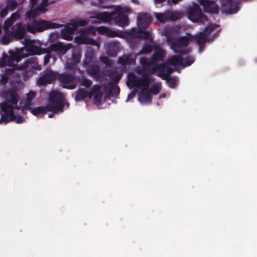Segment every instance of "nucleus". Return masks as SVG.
Segmentation results:
<instances>
[{
    "instance_id": "f257e3e1",
    "label": "nucleus",
    "mask_w": 257,
    "mask_h": 257,
    "mask_svg": "<svg viewBox=\"0 0 257 257\" xmlns=\"http://www.w3.org/2000/svg\"><path fill=\"white\" fill-rule=\"evenodd\" d=\"M132 12L130 8L117 6L111 13L107 12L97 13L90 17V18H95L97 23L113 22L120 27H125L130 24L127 15Z\"/></svg>"
},
{
    "instance_id": "f03ea898",
    "label": "nucleus",
    "mask_w": 257,
    "mask_h": 257,
    "mask_svg": "<svg viewBox=\"0 0 257 257\" xmlns=\"http://www.w3.org/2000/svg\"><path fill=\"white\" fill-rule=\"evenodd\" d=\"M164 33L167 43L175 54L183 56L187 55L190 53V49L185 48L189 45L190 40L191 39L192 35L190 34L187 33L186 36L177 38L175 36L172 35L167 29L165 30Z\"/></svg>"
},
{
    "instance_id": "7ed1b4c3",
    "label": "nucleus",
    "mask_w": 257,
    "mask_h": 257,
    "mask_svg": "<svg viewBox=\"0 0 257 257\" xmlns=\"http://www.w3.org/2000/svg\"><path fill=\"white\" fill-rule=\"evenodd\" d=\"M26 25V30L28 32L34 34L44 32L45 30L59 28L63 27V25L47 21L41 18L38 19L35 18Z\"/></svg>"
},
{
    "instance_id": "20e7f679",
    "label": "nucleus",
    "mask_w": 257,
    "mask_h": 257,
    "mask_svg": "<svg viewBox=\"0 0 257 257\" xmlns=\"http://www.w3.org/2000/svg\"><path fill=\"white\" fill-rule=\"evenodd\" d=\"M64 99L63 93L58 91L50 92L49 95L48 103L46 104L47 110L53 113L62 111L64 107L63 104Z\"/></svg>"
},
{
    "instance_id": "39448f33",
    "label": "nucleus",
    "mask_w": 257,
    "mask_h": 257,
    "mask_svg": "<svg viewBox=\"0 0 257 257\" xmlns=\"http://www.w3.org/2000/svg\"><path fill=\"white\" fill-rule=\"evenodd\" d=\"M186 14L188 18L193 23L203 24L208 20L207 16L203 13L201 8L196 3L187 9Z\"/></svg>"
},
{
    "instance_id": "423d86ee",
    "label": "nucleus",
    "mask_w": 257,
    "mask_h": 257,
    "mask_svg": "<svg viewBox=\"0 0 257 257\" xmlns=\"http://www.w3.org/2000/svg\"><path fill=\"white\" fill-rule=\"evenodd\" d=\"M217 27L218 26L216 24L209 25L205 28L203 32L192 36L191 39H193L199 46L200 52L203 51L205 44L208 40L209 36Z\"/></svg>"
},
{
    "instance_id": "0eeeda50",
    "label": "nucleus",
    "mask_w": 257,
    "mask_h": 257,
    "mask_svg": "<svg viewBox=\"0 0 257 257\" xmlns=\"http://www.w3.org/2000/svg\"><path fill=\"white\" fill-rule=\"evenodd\" d=\"M150 76H142L138 78L134 73H129L126 81L127 86L130 88L142 86V90H148L150 83Z\"/></svg>"
},
{
    "instance_id": "6e6552de",
    "label": "nucleus",
    "mask_w": 257,
    "mask_h": 257,
    "mask_svg": "<svg viewBox=\"0 0 257 257\" xmlns=\"http://www.w3.org/2000/svg\"><path fill=\"white\" fill-rule=\"evenodd\" d=\"M10 55L8 56L7 54H3L2 58L0 59V67H3L5 66H12L13 63L16 61L19 62L21 59L26 57L24 54L23 50L17 49L16 51L12 50L9 51Z\"/></svg>"
},
{
    "instance_id": "1a4fd4ad",
    "label": "nucleus",
    "mask_w": 257,
    "mask_h": 257,
    "mask_svg": "<svg viewBox=\"0 0 257 257\" xmlns=\"http://www.w3.org/2000/svg\"><path fill=\"white\" fill-rule=\"evenodd\" d=\"M38 0H31V9L26 13L27 18H34L39 16L40 14H44L47 11L46 7L48 5V0H42L40 6H36Z\"/></svg>"
},
{
    "instance_id": "9d476101",
    "label": "nucleus",
    "mask_w": 257,
    "mask_h": 257,
    "mask_svg": "<svg viewBox=\"0 0 257 257\" xmlns=\"http://www.w3.org/2000/svg\"><path fill=\"white\" fill-rule=\"evenodd\" d=\"M95 30L92 26L79 30L80 36L77 37V41L79 44H89L92 46H97L99 48L98 42L93 38L88 37L90 34H94Z\"/></svg>"
},
{
    "instance_id": "9b49d317",
    "label": "nucleus",
    "mask_w": 257,
    "mask_h": 257,
    "mask_svg": "<svg viewBox=\"0 0 257 257\" xmlns=\"http://www.w3.org/2000/svg\"><path fill=\"white\" fill-rule=\"evenodd\" d=\"M56 79L64 88L73 89L76 88V77L73 73H57Z\"/></svg>"
},
{
    "instance_id": "f8f14e48",
    "label": "nucleus",
    "mask_w": 257,
    "mask_h": 257,
    "mask_svg": "<svg viewBox=\"0 0 257 257\" xmlns=\"http://www.w3.org/2000/svg\"><path fill=\"white\" fill-rule=\"evenodd\" d=\"M127 38L130 42L133 41L138 38L143 39L144 40L153 41L151 35L149 31L143 30L142 29L132 28L130 32L126 34Z\"/></svg>"
},
{
    "instance_id": "ddd939ff",
    "label": "nucleus",
    "mask_w": 257,
    "mask_h": 257,
    "mask_svg": "<svg viewBox=\"0 0 257 257\" xmlns=\"http://www.w3.org/2000/svg\"><path fill=\"white\" fill-rule=\"evenodd\" d=\"M140 62L142 66L138 67L136 72L142 76H150L156 71L155 67L152 68L153 66L147 58L142 57L140 59Z\"/></svg>"
},
{
    "instance_id": "4468645a",
    "label": "nucleus",
    "mask_w": 257,
    "mask_h": 257,
    "mask_svg": "<svg viewBox=\"0 0 257 257\" xmlns=\"http://www.w3.org/2000/svg\"><path fill=\"white\" fill-rule=\"evenodd\" d=\"M16 66V69L24 71V75H32L36 70L39 69L38 63L34 58H30L26 61L23 64Z\"/></svg>"
},
{
    "instance_id": "2eb2a0df",
    "label": "nucleus",
    "mask_w": 257,
    "mask_h": 257,
    "mask_svg": "<svg viewBox=\"0 0 257 257\" xmlns=\"http://www.w3.org/2000/svg\"><path fill=\"white\" fill-rule=\"evenodd\" d=\"M57 72H54L50 68H47L40 73V76L37 81V84L39 86H45L51 84L56 79Z\"/></svg>"
},
{
    "instance_id": "dca6fc26",
    "label": "nucleus",
    "mask_w": 257,
    "mask_h": 257,
    "mask_svg": "<svg viewBox=\"0 0 257 257\" xmlns=\"http://www.w3.org/2000/svg\"><path fill=\"white\" fill-rule=\"evenodd\" d=\"M221 11L228 14L236 13L239 10V3L233 0H220Z\"/></svg>"
},
{
    "instance_id": "f3484780",
    "label": "nucleus",
    "mask_w": 257,
    "mask_h": 257,
    "mask_svg": "<svg viewBox=\"0 0 257 257\" xmlns=\"http://www.w3.org/2000/svg\"><path fill=\"white\" fill-rule=\"evenodd\" d=\"M70 44H64L62 42H57L50 44L47 48L46 53L54 52L57 55H64L67 53L70 49Z\"/></svg>"
},
{
    "instance_id": "a211bd4d",
    "label": "nucleus",
    "mask_w": 257,
    "mask_h": 257,
    "mask_svg": "<svg viewBox=\"0 0 257 257\" xmlns=\"http://www.w3.org/2000/svg\"><path fill=\"white\" fill-rule=\"evenodd\" d=\"M24 44L25 49L28 55H40L42 53L43 50L36 45L34 40L25 38Z\"/></svg>"
},
{
    "instance_id": "6ab92c4d",
    "label": "nucleus",
    "mask_w": 257,
    "mask_h": 257,
    "mask_svg": "<svg viewBox=\"0 0 257 257\" xmlns=\"http://www.w3.org/2000/svg\"><path fill=\"white\" fill-rule=\"evenodd\" d=\"M199 4L203 8L204 12L211 14H217L219 13V6L215 1L199 0Z\"/></svg>"
},
{
    "instance_id": "aec40b11",
    "label": "nucleus",
    "mask_w": 257,
    "mask_h": 257,
    "mask_svg": "<svg viewBox=\"0 0 257 257\" xmlns=\"http://www.w3.org/2000/svg\"><path fill=\"white\" fill-rule=\"evenodd\" d=\"M170 66H167V64L164 63H160L155 66V70L157 72V75L164 79V78L171 77L173 69Z\"/></svg>"
},
{
    "instance_id": "412c9836",
    "label": "nucleus",
    "mask_w": 257,
    "mask_h": 257,
    "mask_svg": "<svg viewBox=\"0 0 257 257\" xmlns=\"http://www.w3.org/2000/svg\"><path fill=\"white\" fill-rule=\"evenodd\" d=\"M11 37L17 40L23 39L25 35V30L21 23H17L10 31Z\"/></svg>"
},
{
    "instance_id": "4be33fe9",
    "label": "nucleus",
    "mask_w": 257,
    "mask_h": 257,
    "mask_svg": "<svg viewBox=\"0 0 257 257\" xmlns=\"http://www.w3.org/2000/svg\"><path fill=\"white\" fill-rule=\"evenodd\" d=\"M85 67L88 74L95 81H98L102 77L103 74L100 70L99 65L90 64Z\"/></svg>"
},
{
    "instance_id": "5701e85b",
    "label": "nucleus",
    "mask_w": 257,
    "mask_h": 257,
    "mask_svg": "<svg viewBox=\"0 0 257 257\" xmlns=\"http://www.w3.org/2000/svg\"><path fill=\"white\" fill-rule=\"evenodd\" d=\"M152 22V17L146 13L139 14L137 17V24L140 29H146Z\"/></svg>"
},
{
    "instance_id": "b1692460",
    "label": "nucleus",
    "mask_w": 257,
    "mask_h": 257,
    "mask_svg": "<svg viewBox=\"0 0 257 257\" xmlns=\"http://www.w3.org/2000/svg\"><path fill=\"white\" fill-rule=\"evenodd\" d=\"M75 26V25L73 26L72 23L66 25L61 30V35L62 38L67 41L72 40L73 39L72 35L77 30V27Z\"/></svg>"
},
{
    "instance_id": "393cba45",
    "label": "nucleus",
    "mask_w": 257,
    "mask_h": 257,
    "mask_svg": "<svg viewBox=\"0 0 257 257\" xmlns=\"http://www.w3.org/2000/svg\"><path fill=\"white\" fill-rule=\"evenodd\" d=\"M104 92L109 96L116 98L120 92V88L117 85L109 83L103 87Z\"/></svg>"
},
{
    "instance_id": "a878e982",
    "label": "nucleus",
    "mask_w": 257,
    "mask_h": 257,
    "mask_svg": "<svg viewBox=\"0 0 257 257\" xmlns=\"http://www.w3.org/2000/svg\"><path fill=\"white\" fill-rule=\"evenodd\" d=\"M164 58L163 51L160 48H156L154 54L151 56L149 62L152 65L156 66L158 62L161 61Z\"/></svg>"
},
{
    "instance_id": "bb28decb",
    "label": "nucleus",
    "mask_w": 257,
    "mask_h": 257,
    "mask_svg": "<svg viewBox=\"0 0 257 257\" xmlns=\"http://www.w3.org/2000/svg\"><path fill=\"white\" fill-rule=\"evenodd\" d=\"M138 100L141 103L151 104L152 101V96L150 92L147 90H142L138 94Z\"/></svg>"
},
{
    "instance_id": "cd10ccee",
    "label": "nucleus",
    "mask_w": 257,
    "mask_h": 257,
    "mask_svg": "<svg viewBox=\"0 0 257 257\" xmlns=\"http://www.w3.org/2000/svg\"><path fill=\"white\" fill-rule=\"evenodd\" d=\"M97 32L101 35H104L110 38L119 37V34L105 27H99L97 28Z\"/></svg>"
},
{
    "instance_id": "c85d7f7f",
    "label": "nucleus",
    "mask_w": 257,
    "mask_h": 257,
    "mask_svg": "<svg viewBox=\"0 0 257 257\" xmlns=\"http://www.w3.org/2000/svg\"><path fill=\"white\" fill-rule=\"evenodd\" d=\"M95 55V51L91 48H88L85 53V59L83 61L84 65L87 66L93 61Z\"/></svg>"
},
{
    "instance_id": "c756f323",
    "label": "nucleus",
    "mask_w": 257,
    "mask_h": 257,
    "mask_svg": "<svg viewBox=\"0 0 257 257\" xmlns=\"http://www.w3.org/2000/svg\"><path fill=\"white\" fill-rule=\"evenodd\" d=\"M81 54L78 52H74L72 54L71 58L68 60L67 67L69 68H72L77 65L80 61Z\"/></svg>"
},
{
    "instance_id": "7c9ffc66",
    "label": "nucleus",
    "mask_w": 257,
    "mask_h": 257,
    "mask_svg": "<svg viewBox=\"0 0 257 257\" xmlns=\"http://www.w3.org/2000/svg\"><path fill=\"white\" fill-rule=\"evenodd\" d=\"M118 63L124 66L134 65L136 63V59L131 58L129 55H124L118 58Z\"/></svg>"
},
{
    "instance_id": "2f4dec72",
    "label": "nucleus",
    "mask_w": 257,
    "mask_h": 257,
    "mask_svg": "<svg viewBox=\"0 0 257 257\" xmlns=\"http://www.w3.org/2000/svg\"><path fill=\"white\" fill-rule=\"evenodd\" d=\"M182 57L178 55H173L170 58H168L165 64H167V66H180L181 64V60H182Z\"/></svg>"
},
{
    "instance_id": "473e14b6",
    "label": "nucleus",
    "mask_w": 257,
    "mask_h": 257,
    "mask_svg": "<svg viewBox=\"0 0 257 257\" xmlns=\"http://www.w3.org/2000/svg\"><path fill=\"white\" fill-rule=\"evenodd\" d=\"M1 108L3 111L4 112V113L8 114L12 117H14V110L15 109L14 106L12 105H11L9 103V102H4L2 103L1 105Z\"/></svg>"
},
{
    "instance_id": "72a5a7b5",
    "label": "nucleus",
    "mask_w": 257,
    "mask_h": 257,
    "mask_svg": "<svg viewBox=\"0 0 257 257\" xmlns=\"http://www.w3.org/2000/svg\"><path fill=\"white\" fill-rule=\"evenodd\" d=\"M109 1L110 0H91V4L94 7L102 9H107L110 7L109 3Z\"/></svg>"
},
{
    "instance_id": "f704fd0d",
    "label": "nucleus",
    "mask_w": 257,
    "mask_h": 257,
    "mask_svg": "<svg viewBox=\"0 0 257 257\" xmlns=\"http://www.w3.org/2000/svg\"><path fill=\"white\" fill-rule=\"evenodd\" d=\"M28 109L31 110V113L35 116H38L40 114L45 115L47 111H49L47 109V105L45 106H38L34 108L29 107Z\"/></svg>"
},
{
    "instance_id": "c9c22d12",
    "label": "nucleus",
    "mask_w": 257,
    "mask_h": 257,
    "mask_svg": "<svg viewBox=\"0 0 257 257\" xmlns=\"http://www.w3.org/2000/svg\"><path fill=\"white\" fill-rule=\"evenodd\" d=\"M116 44L115 42H111L107 44V53L108 56L115 57L117 56V52L116 50Z\"/></svg>"
},
{
    "instance_id": "e433bc0d",
    "label": "nucleus",
    "mask_w": 257,
    "mask_h": 257,
    "mask_svg": "<svg viewBox=\"0 0 257 257\" xmlns=\"http://www.w3.org/2000/svg\"><path fill=\"white\" fill-rule=\"evenodd\" d=\"M98 87L99 89H98V90H95L93 97L94 102L96 105H99L101 104L102 97L103 95V93L101 90V86L100 85H98Z\"/></svg>"
},
{
    "instance_id": "4c0bfd02",
    "label": "nucleus",
    "mask_w": 257,
    "mask_h": 257,
    "mask_svg": "<svg viewBox=\"0 0 257 257\" xmlns=\"http://www.w3.org/2000/svg\"><path fill=\"white\" fill-rule=\"evenodd\" d=\"M75 99L76 101H80L85 99L87 96V92L83 88L78 89L75 92Z\"/></svg>"
},
{
    "instance_id": "58836bf2",
    "label": "nucleus",
    "mask_w": 257,
    "mask_h": 257,
    "mask_svg": "<svg viewBox=\"0 0 257 257\" xmlns=\"http://www.w3.org/2000/svg\"><path fill=\"white\" fill-rule=\"evenodd\" d=\"M18 99V96L17 94H16L15 93H11V95H10V98L9 99L8 102H9V103H11V105H12L13 106H14L15 109L19 110V109H20L21 107L18 106L17 104Z\"/></svg>"
},
{
    "instance_id": "ea45409f",
    "label": "nucleus",
    "mask_w": 257,
    "mask_h": 257,
    "mask_svg": "<svg viewBox=\"0 0 257 257\" xmlns=\"http://www.w3.org/2000/svg\"><path fill=\"white\" fill-rule=\"evenodd\" d=\"M195 59L192 56H188L185 58L182 57L181 66L182 67H187L190 66L192 63H194Z\"/></svg>"
},
{
    "instance_id": "a19ab883",
    "label": "nucleus",
    "mask_w": 257,
    "mask_h": 257,
    "mask_svg": "<svg viewBox=\"0 0 257 257\" xmlns=\"http://www.w3.org/2000/svg\"><path fill=\"white\" fill-rule=\"evenodd\" d=\"M152 51V47L149 44H145L143 45L142 50L140 51L138 55H144L150 53Z\"/></svg>"
},
{
    "instance_id": "79ce46f5",
    "label": "nucleus",
    "mask_w": 257,
    "mask_h": 257,
    "mask_svg": "<svg viewBox=\"0 0 257 257\" xmlns=\"http://www.w3.org/2000/svg\"><path fill=\"white\" fill-rule=\"evenodd\" d=\"M36 94V92H35L34 91H30L27 94L26 105L27 106V108L28 107H29V106L31 104V101L35 97Z\"/></svg>"
},
{
    "instance_id": "37998d69",
    "label": "nucleus",
    "mask_w": 257,
    "mask_h": 257,
    "mask_svg": "<svg viewBox=\"0 0 257 257\" xmlns=\"http://www.w3.org/2000/svg\"><path fill=\"white\" fill-rule=\"evenodd\" d=\"M164 80H166L169 84L170 87L174 88L175 87L176 83L177 82V79L176 77H167L164 78Z\"/></svg>"
},
{
    "instance_id": "c03bdc74",
    "label": "nucleus",
    "mask_w": 257,
    "mask_h": 257,
    "mask_svg": "<svg viewBox=\"0 0 257 257\" xmlns=\"http://www.w3.org/2000/svg\"><path fill=\"white\" fill-rule=\"evenodd\" d=\"M72 23L73 24V26H76L75 27H77V29L79 27L86 26L88 23V21L86 20L82 19L79 21H75L72 22Z\"/></svg>"
},
{
    "instance_id": "a18cd8bd",
    "label": "nucleus",
    "mask_w": 257,
    "mask_h": 257,
    "mask_svg": "<svg viewBox=\"0 0 257 257\" xmlns=\"http://www.w3.org/2000/svg\"><path fill=\"white\" fill-rule=\"evenodd\" d=\"M13 115L14 116V117H12V116H11L10 117V120L11 121H14L17 123H21L25 121L24 118L22 115H15L14 113Z\"/></svg>"
},
{
    "instance_id": "49530a36",
    "label": "nucleus",
    "mask_w": 257,
    "mask_h": 257,
    "mask_svg": "<svg viewBox=\"0 0 257 257\" xmlns=\"http://www.w3.org/2000/svg\"><path fill=\"white\" fill-rule=\"evenodd\" d=\"M110 77L112 82L116 85L119 82L121 78L120 75L117 72L112 73Z\"/></svg>"
},
{
    "instance_id": "de8ad7c7",
    "label": "nucleus",
    "mask_w": 257,
    "mask_h": 257,
    "mask_svg": "<svg viewBox=\"0 0 257 257\" xmlns=\"http://www.w3.org/2000/svg\"><path fill=\"white\" fill-rule=\"evenodd\" d=\"M19 4L15 0H8L7 7L11 11H14Z\"/></svg>"
},
{
    "instance_id": "09e8293b",
    "label": "nucleus",
    "mask_w": 257,
    "mask_h": 257,
    "mask_svg": "<svg viewBox=\"0 0 257 257\" xmlns=\"http://www.w3.org/2000/svg\"><path fill=\"white\" fill-rule=\"evenodd\" d=\"M10 120V115L8 114L2 113L1 114V117L0 118V124L4 123L5 124L8 123Z\"/></svg>"
},
{
    "instance_id": "8fccbe9b",
    "label": "nucleus",
    "mask_w": 257,
    "mask_h": 257,
    "mask_svg": "<svg viewBox=\"0 0 257 257\" xmlns=\"http://www.w3.org/2000/svg\"><path fill=\"white\" fill-rule=\"evenodd\" d=\"M13 22L10 19H8L4 22L3 29L6 32H7L10 27L13 25Z\"/></svg>"
},
{
    "instance_id": "3c124183",
    "label": "nucleus",
    "mask_w": 257,
    "mask_h": 257,
    "mask_svg": "<svg viewBox=\"0 0 257 257\" xmlns=\"http://www.w3.org/2000/svg\"><path fill=\"white\" fill-rule=\"evenodd\" d=\"M92 82L87 78H83L80 81V85L86 88H89L92 85Z\"/></svg>"
},
{
    "instance_id": "603ef678",
    "label": "nucleus",
    "mask_w": 257,
    "mask_h": 257,
    "mask_svg": "<svg viewBox=\"0 0 257 257\" xmlns=\"http://www.w3.org/2000/svg\"><path fill=\"white\" fill-rule=\"evenodd\" d=\"M99 89L98 84H95L92 86L91 88H90L89 90V92L88 94V96L89 98H91L92 97L94 96V91L98 90Z\"/></svg>"
},
{
    "instance_id": "864d4df0",
    "label": "nucleus",
    "mask_w": 257,
    "mask_h": 257,
    "mask_svg": "<svg viewBox=\"0 0 257 257\" xmlns=\"http://www.w3.org/2000/svg\"><path fill=\"white\" fill-rule=\"evenodd\" d=\"M12 37L9 34H6L2 38V42L4 45H8L11 42Z\"/></svg>"
},
{
    "instance_id": "5fc2aeb1",
    "label": "nucleus",
    "mask_w": 257,
    "mask_h": 257,
    "mask_svg": "<svg viewBox=\"0 0 257 257\" xmlns=\"http://www.w3.org/2000/svg\"><path fill=\"white\" fill-rule=\"evenodd\" d=\"M148 91L150 92V93H152L154 95H157L160 92V89L158 86L157 85H154Z\"/></svg>"
},
{
    "instance_id": "6e6d98bb",
    "label": "nucleus",
    "mask_w": 257,
    "mask_h": 257,
    "mask_svg": "<svg viewBox=\"0 0 257 257\" xmlns=\"http://www.w3.org/2000/svg\"><path fill=\"white\" fill-rule=\"evenodd\" d=\"M156 18L161 22L164 23L166 21V17L163 14L156 13Z\"/></svg>"
},
{
    "instance_id": "4d7b16f0",
    "label": "nucleus",
    "mask_w": 257,
    "mask_h": 257,
    "mask_svg": "<svg viewBox=\"0 0 257 257\" xmlns=\"http://www.w3.org/2000/svg\"><path fill=\"white\" fill-rule=\"evenodd\" d=\"M20 15L19 13L15 12L11 15L9 19L13 22V23H14V22L20 18Z\"/></svg>"
},
{
    "instance_id": "13d9d810",
    "label": "nucleus",
    "mask_w": 257,
    "mask_h": 257,
    "mask_svg": "<svg viewBox=\"0 0 257 257\" xmlns=\"http://www.w3.org/2000/svg\"><path fill=\"white\" fill-rule=\"evenodd\" d=\"M9 9L8 7H6L0 11V17L2 18L6 17L8 13Z\"/></svg>"
},
{
    "instance_id": "bf43d9fd",
    "label": "nucleus",
    "mask_w": 257,
    "mask_h": 257,
    "mask_svg": "<svg viewBox=\"0 0 257 257\" xmlns=\"http://www.w3.org/2000/svg\"><path fill=\"white\" fill-rule=\"evenodd\" d=\"M17 65H14L13 67V68L6 69L5 70L6 73L7 75H9L13 74L15 73V70H18L17 69H16Z\"/></svg>"
},
{
    "instance_id": "052dcab7",
    "label": "nucleus",
    "mask_w": 257,
    "mask_h": 257,
    "mask_svg": "<svg viewBox=\"0 0 257 257\" xmlns=\"http://www.w3.org/2000/svg\"><path fill=\"white\" fill-rule=\"evenodd\" d=\"M137 93V90L136 89H133L131 92L128 94L127 97V100H130L134 97Z\"/></svg>"
},
{
    "instance_id": "680f3d73",
    "label": "nucleus",
    "mask_w": 257,
    "mask_h": 257,
    "mask_svg": "<svg viewBox=\"0 0 257 257\" xmlns=\"http://www.w3.org/2000/svg\"><path fill=\"white\" fill-rule=\"evenodd\" d=\"M51 53H47V55L44 57V64L46 65L49 62L50 59L51 58Z\"/></svg>"
},
{
    "instance_id": "e2e57ef3",
    "label": "nucleus",
    "mask_w": 257,
    "mask_h": 257,
    "mask_svg": "<svg viewBox=\"0 0 257 257\" xmlns=\"http://www.w3.org/2000/svg\"><path fill=\"white\" fill-rule=\"evenodd\" d=\"M102 61L104 62L107 66H110L112 64L111 61L106 58H103V60H102Z\"/></svg>"
},
{
    "instance_id": "0e129e2a",
    "label": "nucleus",
    "mask_w": 257,
    "mask_h": 257,
    "mask_svg": "<svg viewBox=\"0 0 257 257\" xmlns=\"http://www.w3.org/2000/svg\"><path fill=\"white\" fill-rule=\"evenodd\" d=\"M171 18L172 19H173L174 20H177L179 19V17H178L177 15L174 14V13H172Z\"/></svg>"
},
{
    "instance_id": "69168bd1",
    "label": "nucleus",
    "mask_w": 257,
    "mask_h": 257,
    "mask_svg": "<svg viewBox=\"0 0 257 257\" xmlns=\"http://www.w3.org/2000/svg\"><path fill=\"white\" fill-rule=\"evenodd\" d=\"M166 0H155V3L156 5L161 4L165 2Z\"/></svg>"
},
{
    "instance_id": "338daca9",
    "label": "nucleus",
    "mask_w": 257,
    "mask_h": 257,
    "mask_svg": "<svg viewBox=\"0 0 257 257\" xmlns=\"http://www.w3.org/2000/svg\"><path fill=\"white\" fill-rule=\"evenodd\" d=\"M25 0H15V1H16V2L19 4L21 5L23 4Z\"/></svg>"
},
{
    "instance_id": "774afa93",
    "label": "nucleus",
    "mask_w": 257,
    "mask_h": 257,
    "mask_svg": "<svg viewBox=\"0 0 257 257\" xmlns=\"http://www.w3.org/2000/svg\"><path fill=\"white\" fill-rule=\"evenodd\" d=\"M166 97V94L165 93H162L159 96V98H165Z\"/></svg>"
}]
</instances>
